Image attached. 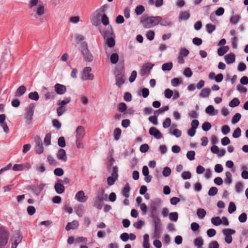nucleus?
<instances>
[{
    "label": "nucleus",
    "mask_w": 248,
    "mask_h": 248,
    "mask_svg": "<svg viewBox=\"0 0 248 248\" xmlns=\"http://www.w3.org/2000/svg\"><path fill=\"white\" fill-rule=\"evenodd\" d=\"M236 210V207L235 204L232 202H231L229 203V207H228V212L230 214H232Z\"/></svg>",
    "instance_id": "a18cd8bd"
},
{
    "label": "nucleus",
    "mask_w": 248,
    "mask_h": 248,
    "mask_svg": "<svg viewBox=\"0 0 248 248\" xmlns=\"http://www.w3.org/2000/svg\"><path fill=\"white\" fill-rule=\"evenodd\" d=\"M217 188L216 187L213 186L210 188L208 194L210 196H214L217 194Z\"/></svg>",
    "instance_id": "6e6d98bb"
},
{
    "label": "nucleus",
    "mask_w": 248,
    "mask_h": 248,
    "mask_svg": "<svg viewBox=\"0 0 248 248\" xmlns=\"http://www.w3.org/2000/svg\"><path fill=\"white\" fill-rule=\"evenodd\" d=\"M99 31L103 36L105 44L109 47H113L115 45V35L111 26H109L105 31L102 30L99 28Z\"/></svg>",
    "instance_id": "f257e3e1"
},
{
    "label": "nucleus",
    "mask_w": 248,
    "mask_h": 248,
    "mask_svg": "<svg viewBox=\"0 0 248 248\" xmlns=\"http://www.w3.org/2000/svg\"><path fill=\"white\" fill-rule=\"evenodd\" d=\"M118 178H115V177L113 176H109L107 179V183L108 186H112L115 183L116 180Z\"/></svg>",
    "instance_id": "e2e57ef3"
},
{
    "label": "nucleus",
    "mask_w": 248,
    "mask_h": 248,
    "mask_svg": "<svg viewBox=\"0 0 248 248\" xmlns=\"http://www.w3.org/2000/svg\"><path fill=\"white\" fill-rule=\"evenodd\" d=\"M154 66V64L151 62H147L145 63L141 67L140 71V74L141 76H144L149 74Z\"/></svg>",
    "instance_id": "9d476101"
},
{
    "label": "nucleus",
    "mask_w": 248,
    "mask_h": 248,
    "mask_svg": "<svg viewBox=\"0 0 248 248\" xmlns=\"http://www.w3.org/2000/svg\"><path fill=\"white\" fill-rule=\"evenodd\" d=\"M66 111V108L65 106L59 107L57 108V113L58 116L62 115Z\"/></svg>",
    "instance_id": "a19ab883"
},
{
    "label": "nucleus",
    "mask_w": 248,
    "mask_h": 248,
    "mask_svg": "<svg viewBox=\"0 0 248 248\" xmlns=\"http://www.w3.org/2000/svg\"><path fill=\"white\" fill-rule=\"evenodd\" d=\"M181 80L179 78H175L171 79V84L173 87H176L181 83Z\"/></svg>",
    "instance_id": "0e129e2a"
},
{
    "label": "nucleus",
    "mask_w": 248,
    "mask_h": 248,
    "mask_svg": "<svg viewBox=\"0 0 248 248\" xmlns=\"http://www.w3.org/2000/svg\"><path fill=\"white\" fill-rule=\"evenodd\" d=\"M35 6H37V7L33 11L36 15L38 16H42L46 12L45 6L43 3L38 4V0H30L29 7L31 9Z\"/></svg>",
    "instance_id": "20e7f679"
},
{
    "label": "nucleus",
    "mask_w": 248,
    "mask_h": 248,
    "mask_svg": "<svg viewBox=\"0 0 248 248\" xmlns=\"http://www.w3.org/2000/svg\"><path fill=\"white\" fill-rule=\"evenodd\" d=\"M79 50L81 52L85 61L91 62L93 61V56L89 50L88 44L86 42H83L80 44Z\"/></svg>",
    "instance_id": "39448f33"
},
{
    "label": "nucleus",
    "mask_w": 248,
    "mask_h": 248,
    "mask_svg": "<svg viewBox=\"0 0 248 248\" xmlns=\"http://www.w3.org/2000/svg\"><path fill=\"white\" fill-rule=\"evenodd\" d=\"M240 101L237 98H233L229 103V106L232 108H234L238 106L240 104Z\"/></svg>",
    "instance_id": "72a5a7b5"
},
{
    "label": "nucleus",
    "mask_w": 248,
    "mask_h": 248,
    "mask_svg": "<svg viewBox=\"0 0 248 248\" xmlns=\"http://www.w3.org/2000/svg\"><path fill=\"white\" fill-rule=\"evenodd\" d=\"M142 246L143 248H150V245L149 244V236L147 234H144L143 236Z\"/></svg>",
    "instance_id": "b1692460"
},
{
    "label": "nucleus",
    "mask_w": 248,
    "mask_h": 248,
    "mask_svg": "<svg viewBox=\"0 0 248 248\" xmlns=\"http://www.w3.org/2000/svg\"><path fill=\"white\" fill-rule=\"evenodd\" d=\"M149 133L151 135L153 136L157 139H159L162 138V134L155 127L150 128L149 129Z\"/></svg>",
    "instance_id": "2eb2a0df"
},
{
    "label": "nucleus",
    "mask_w": 248,
    "mask_h": 248,
    "mask_svg": "<svg viewBox=\"0 0 248 248\" xmlns=\"http://www.w3.org/2000/svg\"><path fill=\"white\" fill-rule=\"evenodd\" d=\"M173 91L170 89H167L164 92V95L166 98L170 99L173 95Z\"/></svg>",
    "instance_id": "bf43d9fd"
},
{
    "label": "nucleus",
    "mask_w": 248,
    "mask_h": 248,
    "mask_svg": "<svg viewBox=\"0 0 248 248\" xmlns=\"http://www.w3.org/2000/svg\"><path fill=\"white\" fill-rule=\"evenodd\" d=\"M101 16V23L105 26H107L109 24V19L106 15H102Z\"/></svg>",
    "instance_id": "864d4df0"
},
{
    "label": "nucleus",
    "mask_w": 248,
    "mask_h": 248,
    "mask_svg": "<svg viewBox=\"0 0 248 248\" xmlns=\"http://www.w3.org/2000/svg\"><path fill=\"white\" fill-rule=\"evenodd\" d=\"M99 18L98 16H96V15L95 16H93V17L91 18V22L95 26H97L100 25V20H99Z\"/></svg>",
    "instance_id": "de8ad7c7"
},
{
    "label": "nucleus",
    "mask_w": 248,
    "mask_h": 248,
    "mask_svg": "<svg viewBox=\"0 0 248 248\" xmlns=\"http://www.w3.org/2000/svg\"><path fill=\"white\" fill-rule=\"evenodd\" d=\"M71 101V98L70 97H66L62 100H59L58 102V105L61 106H65L66 105L68 104Z\"/></svg>",
    "instance_id": "58836bf2"
},
{
    "label": "nucleus",
    "mask_w": 248,
    "mask_h": 248,
    "mask_svg": "<svg viewBox=\"0 0 248 248\" xmlns=\"http://www.w3.org/2000/svg\"><path fill=\"white\" fill-rule=\"evenodd\" d=\"M75 199L79 202H85L87 201L88 197L85 195L83 191L80 190L76 193Z\"/></svg>",
    "instance_id": "ddd939ff"
},
{
    "label": "nucleus",
    "mask_w": 248,
    "mask_h": 248,
    "mask_svg": "<svg viewBox=\"0 0 248 248\" xmlns=\"http://www.w3.org/2000/svg\"><path fill=\"white\" fill-rule=\"evenodd\" d=\"M110 62L113 64L116 63L119 60V56L117 53H113L110 57Z\"/></svg>",
    "instance_id": "c03bdc74"
},
{
    "label": "nucleus",
    "mask_w": 248,
    "mask_h": 248,
    "mask_svg": "<svg viewBox=\"0 0 248 248\" xmlns=\"http://www.w3.org/2000/svg\"><path fill=\"white\" fill-rule=\"evenodd\" d=\"M247 219V215L245 213L241 214L238 217V220L241 223L245 222Z\"/></svg>",
    "instance_id": "774afa93"
},
{
    "label": "nucleus",
    "mask_w": 248,
    "mask_h": 248,
    "mask_svg": "<svg viewBox=\"0 0 248 248\" xmlns=\"http://www.w3.org/2000/svg\"><path fill=\"white\" fill-rule=\"evenodd\" d=\"M223 234L225 236V241L227 244H230L232 242V238L231 236L235 233V231L231 229H225L222 231Z\"/></svg>",
    "instance_id": "1a4fd4ad"
},
{
    "label": "nucleus",
    "mask_w": 248,
    "mask_h": 248,
    "mask_svg": "<svg viewBox=\"0 0 248 248\" xmlns=\"http://www.w3.org/2000/svg\"><path fill=\"white\" fill-rule=\"evenodd\" d=\"M26 91V88L25 86L22 85L20 86L16 90V96H21L24 94Z\"/></svg>",
    "instance_id": "c756f323"
},
{
    "label": "nucleus",
    "mask_w": 248,
    "mask_h": 248,
    "mask_svg": "<svg viewBox=\"0 0 248 248\" xmlns=\"http://www.w3.org/2000/svg\"><path fill=\"white\" fill-rule=\"evenodd\" d=\"M194 244L197 248H202V246L203 244V241L201 237H198L195 239Z\"/></svg>",
    "instance_id": "2f4dec72"
},
{
    "label": "nucleus",
    "mask_w": 248,
    "mask_h": 248,
    "mask_svg": "<svg viewBox=\"0 0 248 248\" xmlns=\"http://www.w3.org/2000/svg\"><path fill=\"white\" fill-rule=\"evenodd\" d=\"M48 163L53 166H56L57 165V161L54 159V158L51 156V155H48L47 157Z\"/></svg>",
    "instance_id": "680f3d73"
},
{
    "label": "nucleus",
    "mask_w": 248,
    "mask_h": 248,
    "mask_svg": "<svg viewBox=\"0 0 248 248\" xmlns=\"http://www.w3.org/2000/svg\"><path fill=\"white\" fill-rule=\"evenodd\" d=\"M78 222L77 220H75L71 222L68 223L66 226L65 229L67 231H69L71 229H76V228H78Z\"/></svg>",
    "instance_id": "6ab92c4d"
},
{
    "label": "nucleus",
    "mask_w": 248,
    "mask_h": 248,
    "mask_svg": "<svg viewBox=\"0 0 248 248\" xmlns=\"http://www.w3.org/2000/svg\"><path fill=\"white\" fill-rule=\"evenodd\" d=\"M211 222L216 226H218L222 223V220L219 217L212 218Z\"/></svg>",
    "instance_id": "ea45409f"
},
{
    "label": "nucleus",
    "mask_w": 248,
    "mask_h": 248,
    "mask_svg": "<svg viewBox=\"0 0 248 248\" xmlns=\"http://www.w3.org/2000/svg\"><path fill=\"white\" fill-rule=\"evenodd\" d=\"M171 173V170L169 167H166L164 168V170L162 171V174L163 176L165 177H168L170 175Z\"/></svg>",
    "instance_id": "69168bd1"
},
{
    "label": "nucleus",
    "mask_w": 248,
    "mask_h": 248,
    "mask_svg": "<svg viewBox=\"0 0 248 248\" xmlns=\"http://www.w3.org/2000/svg\"><path fill=\"white\" fill-rule=\"evenodd\" d=\"M173 66V64L171 62L165 63L162 65V70L165 71H170Z\"/></svg>",
    "instance_id": "c9c22d12"
},
{
    "label": "nucleus",
    "mask_w": 248,
    "mask_h": 248,
    "mask_svg": "<svg viewBox=\"0 0 248 248\" xmlns=\"http://www.w3.org/2000/svg\"><path fill=\"white\" fill-rule=\"evenodd\" d=\"M155 207H152V214L151 217L152 218L154 224V233L152 236V238H159L161 233V222L160 219L156 215L153 213L155 210Z\"/></svg>",
    "instance_id": "f03ea898"
},
{
    "label": "nucleus",
    "mask_w": 248,
    "mask_h": 248,
    "mask_svg": "<svg viewBox=\"0 0 248 248\" xmlns=\"http://www.w3.org/2000/svg\"><path fill=\"white\" fill-rule=\"evenodd\" d=\"M28 97L31 100L34 101H37L39 98V94L37 92L30 93L28 95Z\"/></svg>",
    "instance_id": "e433bc0d"
},
{
    "label": "nucleus",
    "mask_w": 248,
    "mask_h": 248,
    "mask_svg": "<svg viewBox=\"0 0 248 248\" xmlns=\"http://www.w3.org/2000/svg\"><path fill=\"white\" fill-rule=\"evenodd\" d=\"M241 117V115L240 113H236L233 116V117L232 119V123L233 124L238 123L240 121Z\"/></svg>",
    "instance_id": "3c124183"
},
{
    "label": "nucleus",
    "mask_w": 248,
    "mask_h": 248,
    "mask_svg": "<svg viewBox=\"0 0 248 248\" xmlns=\"http://www.w3.org/2000/svg\"><path fill=\"white\" fill-rule=\"evenodd\" d=\"M169 218L171 221H176L178 218V214L177 212H171L169 214Z\"/></svg>",
    "instance_id": "8fccbe9b"
},
{
    "label": "nucleus",
    "mask_w": 248,
    "mask_h": 248,
    "mask_svg": "<svg viewBox=\"0 0 248 248\" xmlns=\"http://www.w3.org/2000/svg\"><path fill=\"white\" fill-rule=\"evenodd\" d=\"M197 215L199 218L202 219L206 216V212L204 209L199 208L197 211Z\"/></svg>",
    "instance_id": "7c9ffc66"
},
{
    "label": "nucleus",
    "mask_w": 248,
    "mask_h": 248,
    "mask_svg": "<svg viewBox=\"0 0 248 248\" xmlns=\"http://www.w3.org/2000/svg\"><path fill=\"white\" fill-rule=\"evenodd\" d=\"M124 74H121L120 76L117 75L116 76V84L119 87H121V86L124 83Z\"/></svg>",
    "instance_id": "393cba45"
},
{
    "label": "nucleus",
    "mask_w": 248,
    "mask_h": 248,
    "mask_svg": "<svg viewBox=\"0 0 248 248\" xmlns=\"http://www.w3.org/2000/svg\"><path fill=\"white\" fill-rule=\"evenodd\" d=\"M57 156L58 158L64 162H66L67 161V158L66 155V153L65 150L63 149H59L57 154Z\"/></svg>",
    "instance_id": "a211bd4d"
},
{
    "label": "nucleus",
    "mask_w": 248,
    "mask_h": 248,
    "mask_svg": "<svg viewBox=\"0 0 248 248\" xmlns=\"http://www.w3.org/2000/svg\"><path fill=\"white\" fill-rule=\"evenodd\" d=\"M145 10V8L142 5H139L135 8V13L137 15H140L142 14Z\"/></svg>",
    "instance_id": "37998d69"
},
{
    "label": "nucleus",
    "mask_w": 248,
    "mask_h": 248,
    "mask_svg": "<svg viewBox=\"0 0 248 248\" xmlns=\"http://www.w3.org/2000/svg\"><path fill=\"white\" fill-rule=\"evenodd\" d=\"M114 161L115 160L113 157V155L112 154H111L108 158V169L110 168Z\"/></svg>",
    "instance_id": "13d9d810"
},
{
    "label": "nucleus",
    "mask_w": 248,
    "mask_h": 248,
    "mask_svg": "<svg viewBox=\"0 0 248 248\" xmlns=\"http://www.w3.org/2000/svg\"><path fill=\"white\" fill-rule=\"evenodd\" d=\"M35 105L33 104H31L26 108V112L25 114V117L26 120L28 124H30L32 117L33 115Z\"/></svg>",
    "instance_id": "6e6552de"
},
{
    "label": "nucleus",
    "mask_w": 248,
    "mask_h": 248,
    "mask_svg": "<svg viewBox=\"0 0 248 248\" xmlns=\"http://www.w3.org/2000/svg\"><path fill=\"white\" fill-rule=\"evenodd\" d=\"M211 93V90L208 88H204L201 91L199 96L202 98H206L209 96Z\"/></svg>",
    "instance_id": "5701e85b"
},
{
    "label": "nucleus",
    "mask_w": 248,
    "mask_h": 248,
    "mask_svg": "<svg viewBox=\"0 0 248 248\" xmlns=\"http://www.w3.org/2000/svg\"><path fill=\"white\" fill-rule=\"evenodd\" d=\"M25 167L23 164H15L13 170L14 171H22L24 170Z\"/></svg>",
    "instance_id": "4d7b16f0"
},
{
    "label": "nucleus",
    "mask_w": 248,
    "mask_h": 248,
    "mask_svg": "<svg viewBox=\"0 0 248 248\" xmlns=\"http://www.w3.org/2000/svg\"><path fill=\"white\" fill-rule=\"evenodd\" d=\"M225 176H226V178L225 179V183H226L228 184H231L232 182V173L230 171H227L225 173Z\"/></svg>",
    "instance_id": "49530a36"
},
{
    "label": "nucleus",
    "mask_w": 248,
    "mask_h": 248,
    "mask_svg": "<svg viewBox=\"0 0 248 248\" xmlns=\"http://www.w3.org/2000/svg\"><path fill=\"white\" fill-rule=\"evenodd\" d=\"M55 91L58 94H63L66 92V88L65 86L57 83L54 86Z\"/></svg>",
    "instance_id": "4468645a"
},
{
    "label": "nucleus",
    "mask_w": 248,
    "mask_h": 248,
    "mask_svg": "<svg viewBox=\"0 0 248 248\" xmlns=\"http://www.w3.org/2000/svg\"><path fill=\"white\" fill-rule=\"evenodd\" d=\"M45 186L46 185L43 183L40 184L37 186L31 185L30 186V189H31L35 195L38 196L41 194Z\"/></svg>",
    "instance_id": "f8f14e48"
},
{
    "label": "nucleus",
    "mask_w": 248,
    "mask_h": 248,
    "mask_svg": "<svg viewBox=\"0 0 248 248\" xmlns=\"http://www.w3.org/2000/svg\"><path fill=\"white\" fill-rule=\"evenodd\" d=\"M206 29L209 33H212L216 30V26L211 24H207L206 25Z\"/></svg>",
    "instance_id": "603ef678"
},
{
    "label": "nucleus",
    "mask_w": 248,
    "mask_h": 248,
    "mask_svg": "<svg viewBox=\"0 0 248 248\" xmlns=\"http://www.w3.org/2000/svg\"><path fill=\"white\" fill-rule=\"evenodd\" d=\"M76 137L77 140L82 139L85 135L84 128L82 126H78L76 130Z\"/></svg>",
    "instance_id": "dca6fc26"
},
{
    "label": "nucleus",
    "mask_w": 248,
    "mask_h": 248,
    "mask_svg": "<svg viewBox=\"0 0 248 248\" xmlns=\"http://www.w3.org/2000/svg\"><path fill=\"white\" fill-rule=\"evenodd\" d=\"M160 25L163 26H170L171 25V21L169 18L162 19L160 16V20L159 21Z\"/></svg>",
    "instance_id": "a878e982"
},
{
    "label": "nucleus",
    "mask_w": 248,
    "mask_h": 248,
    "mask_svg": "<svg viewBox=\"0 0 248 248\" xmlns=\"http://www.w3.org/2000/svg\"><path fill=\"white\" fill-rule=\"evenodd\" d=\"M170 133L171 135H174L176 138L180 137L182 135V132L178 129H173L170 128Z\"/></svg>",
    "instance_id": "473e14b6"
},
{
    "label": "nucleus",
    "mask_w": 248,
    "mask_h": 248,
    "mask_svg": "<svg viewBox=\"0 0 248 248\" xmlns=\"http://www.w3.org/2000/svg\"><path fill=\"white\" fill-rule=\"evenodd\" d=\"M21 239L22 237L21 235L17 233L14 236L13 238V243L16 246H17V245L21 242Z\"/></svg>",
    "instance_id": "f704fd0d"
},
{
    "label": "nucleus",
    "mask_w": 248,
    "mask_h": 248,
    "mask_svg": "<svg viewBox=\"0 0 248 248\" xmlns=\"http://www.w3.org/2000/svg\"><path fill=\"white\" fill-rule=\"evenodd\" d=\"M35 151L37 154H41L44 151L42 140H37L35 146Z\"/></svg>",
    "instance_id": "f3484780"
},
{
    "label": "nucleus",
    "mask_w": 248,
    "mask_h": 248,
    "mask_svg": "<svg viewBox=\"0 0 248 248\" xmlns=\"http://www.w3.org/2000/svg\"><path fill=\"white\" fill-rule=\"evenodd\" d=\"M241 133V129L239 127H237L234 131V132L232 134V137L233 138H235V139L238 138L240 136Z\"/></svg>",
    "instance_id": "052dcab7"
},
{
    "label": "nucleus",
    "mask_w": 248,
    "mask_h": 248,
    "mask_svg": "<svg viewBox=\"0 0 248 248\" xmlns=\"http://www.w3.org/2000/svg\"><path fill=\"white\" fill-rule=\"evenodd\" d=\"M160 20V16H146L141 17L140 22L143 27L146 29L153 28L158 25Z\"/></svg>",
    "instance_id": "7ed1b4c3"
},
{
    "label": "nucleus",
    "mask_w": 248,
    "mask_h": 248,
    "mask_svg": "<svg viewBox=\"0 0 248 248\" xmlns=\"http://www.w3.org/2000/svg\"><path fill=\"white\" fill-rule=\"evenodd\" d=\"M181 177L184 180L189 179L191 177V173L189 171H185L182 172Z\"/></svg>",
    "instance_id": "09e8293b"
},
{
    "label": "nucleus",
    "mask_w": 248,
    "mask_h": 248,
    "mask_svg": "<svg viewBox=\"0 0 248 248\" xmlns=\"http://www.w3.org/2000/svg\"><path fill=\"white\" fill-rule=\"evenodd\" d=\"M106 9L107 7H106L105 5H103L96 11L95 14L98 17H100L102 15H106L105 12Z\"/></svg>",
    "instance_id": "bb28decb"
},
{
    "label": "nucleus",
    "mask_w": 248,
    "mask_h": 248,
    "mask_svg": "<svg viewBox=\"0 0 248 248\" xmlns=\"http://www.w3.org/2000/svg\"><path fill=\"white\" fill-rule=\"evenodd\" d=\"M205 112L210 116L217 115L218 112V110L215 109L212 105L208 106L205 109Z\"/></svg>",
    "instance_id": "aec40b11"
},
{
    "label": "nucleus",
    "mask_w": 248,
    "mask_h": 248,
    "mask_svg": "<svg viewBox=\"0 0 248 248\" xmlns=\"http://www.w3.org/2000/svg\"><path fill=\"white\" fill-rule=\"evenodd\" d=\"M190 17L189 13L187 11H184L180 13L179 16L180 20H186Z\"/></svg>",
    "instance_id": "c85d7f7f"
},
{
    "label": "nucleus",
    "mask_w": 248,
    "mask_h": 248,
    "mask_svg": "<svg viewBox=\"0 0 248 248\" xmlns=\"http://www.w3.org/2000/svg\"><path fill=\"white\" fill-rule=\"evenodd\" d=\"M229 47L228 46H223L219 47L217 50L218 55L222 56L228 51Z\"/></svg>",
    "instance_id": "cd10ccee"
},
{
    "label": "nucleus",
    "mask_w": 248,
    "mask_h": 248,
    "mask_svg": "<svg viewBox=\"0 0 248 248\" xmlns=\"http://www.w3.org/2000/svg\"><path fill=\"white\" fill-rule=\"evenodd\" d=\"M8 240L7 232L2 227H0V248H4Z\"/></svg>",
    "instance_id": "0eeeda50"
},
{
    "label": "nucleus",
    "mask_w": 248,
    "mask_h": 248,
    "mask_svg": "<svg viewBox=\"0 0 248 248\" xmlns=\"http://www.w3.org/2000/svg\"><path fill=\"white\" fill-rule=\"evenodd\" d=\"M104 190L97 194L93 199V206L94 207L101 210L103 206Z\"/></svg>",
    "instance_id": "423d86ee"
},
{
    "label": "nucleus",
    "mask_w": 248,
    "mask_h": 248,
    "mask_svg": "<svg viewBox=\"0 0 248 248\" xmlns=\"http://www.w3.org/2000/svg\"><path fill=\"white\" fill-rule=\"evenodd\" d=\"M195 153L194 151H188L186 153L187 158L190 161L195 159Z\"/></svg>",
    "instance_id": "5fc2aeb1"
},
{
    "label": "nucleus",
    "mask_w": 248,
    "mask_h": 248,
    "mask_svg": "<svg viewBox=\"0 0 248 248\" xmlns=\"http://www.w3.org/2000/svg\"><path fill=\"white\" fill-rule=\"evenodd\" d=\"M224 59L227 64H232L235 61V55L233 53H230L224 56Z\"/></svg>",
    "instance_id": "412c9836"
},
{
    "label": "nucleus",
    "mask_w": 248,
    "mask_h": 248,
    "mask_svg": "<svg viewBox=\"0 0 248 248\" xmlns=\"http://www.w3.org/2000/svg\"><path fill=\"white\" fill-rule=\"evenodd\" d=\"M146 36L148 40L150 41L153 40L154 39L155 37L154 31H148L146 34Z\"/></svg>",
    "instance_id": "338daca9"
},
{
    "label": "nucleus",
    "mask_w": 248,
    "mask_h": 248,
    "mask_svg": "<svg viewBox=\"0 0 248 248\" xmlns=\"http://www.w3.org/2000/svg\"><path fill=\"white\" fill-rule=\"evenodd\" d=\"M54 188L56 192L58 194H62L64 192L65 187L61 183H57L54 186Z\"/></svg>",
    "instance_id": "4be33fe9"
},
{
    "label": "nucleus",
    "mask_w": 248,
    "mask_h": 248,
    "mask_svg": "<svg viewBox=\"0 0 248 248\" xmlns=\"http://www.w3.org/2000/svg\"><path fill=\"white\" fill-rule=\"evenodd\" d=\"M91 68L90 67H86L84 68L82 79L84 80H93V75L91 74Z\"/></svg>",
    "instance_id": "9b49d317"
},
{
    "label": "nucleus",
    "mask_w": 248,
    "mask_h": 248,
    "mask_svg": "<svg viewBox=\"0 0 248 248\" xmlns=\"http://www.w3.org/2000/svg\"><path fill=\"white\" fill-rule=\"evenodd\" d=\"M240 18V16L238 15H235L231 17L230 19V23L232 24L235 25L238 22Z\"/></svg>",
    "instance_id": "4c0bfd02"
},
{
    "label": "nucleus",
    "mask_w": 248,
    "mask_h": 248,
    "mask_svg": "<svg viewBox=\"0 0 248 248\" xmlns=\"http://www.w3.org/2000/svg\"><path fill=\"white\" fill-rule=\"evenodd\" d=\"M130 191V187L129 184L127 183L123 190V195L124 197L128 198L129 197V192Z\"/></svg>",
    "instance_id": "79ce46f5"
}]
</instances>
